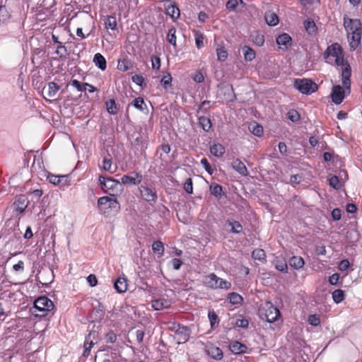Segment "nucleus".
I'll return each instance as SVG.
<instances>
[{
	"label": "nucleus",
	"instance_id": "31",
	"mask_svg": "<svg viewBox=\"0 0 362 362\" xmlns=\"http://www.w3.org/2000/svg\"><path fill=\"white\" fill-rule=\"evenodd\" d=\"M117 20L115 16H109L105 20V25L107 29L114 30L117 28Z\"/></svg>",
	"mask_w": 362,
	"mask_h": 362
},
{
	"label": "nucleus",
	"instance_id": "62",
	"mask_svg": "<svg viewBox=\"0 0 362 362\" xmlns=\"http://www.w3.org/2000/svg\"><path fill=\"white\" fill-rule=\"evenodd\" d=\"M276 269L280 272H286L288 267L285 262H280L276 264Z\"/></svg>",
	"mask_w": 362,
	"mask_h": 362
},
{
	"label": "nucleus",
	"instance_id": "26",
	"mask_svg": "<svg viewBox=\"0 0 362 362\" xmlns=\"http://www.w3.org/2000/svg\"><path fill=\"white\" fill-rule=\"evenodd\" d=\"M265 21L267 23V24L270 26H274L277 25L279 23V17L278 16L274 13V12H267L265 13Z\"/></svg>",
	"mask_w": 362,
	"mask_h": 362
},
{
	"label": "nucleus",
	"instance_id": "46",
	"mask_svg": "<svg viewBox=\"0 0 362 362\" xmlns=\"http://www.w3.org/2000/svg\"><path fill=\"white\" fill-rule=\"evenodd\" d=\"M56 54L61 58H65L68 54L66 47L62 45V43H59L57 47Z\"/></svg>",
	"mask_w": 362,
	"mask_h": 362
},
{
	"label": "nucleus",
	"instance_id": "38",
	"mask_svg": "<svg viewBox=\"0 0 362 362\" xmlns=\"http://www.w3.org/2000/svg\"><path fill=\"white\" fill-rule=\"evenodd\" d=\"M102 168L103 170L110 172V173H114L115 172V168L112 169V160L109 158H105L103 159Z\"/></svg>",
	"mask_w": 362,
	"mask_h": 362
},
{
	"label": "nucleus",
	"instance_id": "51",
	"mask_svg": "<svg viewBox=\"0 0 362 362\" xmlns=\"http://www.w3.org/2000/svg\"><path fill=\"white\" fill-rule=\"evenodd\" d=\"M239 3H243V0H228L226 4V7L230 10H235Z\"/></svg>",
	"mask_w": 362,
	"mask_h": 362
},
{
	"label": "nucleus",
	"instance_id": "61",
	"mask_svg": "<svg viewBox=\"0 0 362 362\" xmlns=\"http://www.w3.org/2000/svg\"><path fill=\"white\" fill-rule=\"evenodd\" d=\"M349 262L347 259H343L339 264V269L340 271H345L349 267Z\"/></svg>",
	"mask_w": 362,
	"mask_h": 362
},
{
	"label": "nucleus",
	"instance_id": "2",
	"mask_svg": "<svg viewBox=\"0 0 362 362\" xmlns=\"http://www.w3.org/2000/svg\"><path fill=\"white\" fill-rule=\"evenodd\" d=\"M99 183L103 192L110 196L115 197L123 192L122 183L112 177L100 176Z\"/></svg>",
	"mask_w": 362,
	"mask_h": 362
},
{
	"label": "nucleus",
	"instance_id": "29",
	"mask_svg": "<svg viewBox=\"0 0 362 362\" xmlns=\"http://www.w3.org/2000/svg\"><path fill=\"white\" fill-rule=\"evenodd\" d=\"M135 108L137 110L144 112L147 110L146 105L144 103V100L142 98L139 97L135 98L131 103Z\"/></svg>",
	"mask_w": 362,
	"mask_h": 362
},
{
	"label": "nucleus",
	"instance_id": "14",
	"mask_svg": "<svg viewBox=\"0 0 362 362\" xmlns=\"http://www.w3.org/2000/svg\"><path fill=\"white\" fill-rule=\"evenodd\" d=\"M171 300L162 296L158 298L153 299L151 301V306L156 310H161L168 308L171 305Z\"/></svg>",
	"mask_w": 362,
	"mask_h": 362
},
{
	"label": "nucleus",
	"instance_id": "1",
	"mask_svg": "<svg viewBox=\"0 0 362 362\" xmlns=\"http://www.w3.org/2000/svg\"><path fill=\"white\" fill-rule=\"evenodd\" d=\"M324 57L327 62L341 67V77L343 86L349 90L351 87L350 77L351 69L348 62L344 59L343 50L338 43H334L329 46L324 53Z\"/></svg>",
	"mask_w": 362,
	"mask_h": 362
},
{
	"label": "nucleus",
	"instance_id": "20",
	"mask_svg": "<svg viewBox=\"0 0 362 362\" xmlns=\"http://www.w3.org/2000/svg\"><path fill=\"white\" fill-rule=\"evenodd\" d=\"M48 181L54 185H59L61 184L62 185H67L66 184V176L65 175H55L52 174H49L47 176Z\"/></svg>",
	"mask_w": 362,
	"mask_h": 362
},
{
	"label": "nucleus",
	"instance_id": "30",
	"mask_svg": "<svg viewBox=\"0 0 362 362\" xmlns=\"http://www.w3.org/2000/svg\"><path fill=\"white\" fill-rule=\"evenodd\" d=\"M11 17V15L5 6L0 5V25L6 23Z\"/></svg>",
	"mask_w": 362,
	"mask_h": 362
},
{
	"label": "nucleus",
	"instance_id": "5",
	"mask_svg": "<svg viewBox=\"0 0 362 362\" xmlns=\"http://www.w3.org/2000/svg\"><path fill=\"white\" fill-rule=\"evenodd\" d=\"M98 207L99 211L103 214H107L108 209H113L118 211L120 209L119 202L116 199H112L109 197H103L98 200Z\"/></svg>",
	"mask_w": 362,
	"mask_h": 362
},
{
	"label": "nucleus",
	"instance_id": "42",
	"mask_svg": "<svg viewBox=\"0 0 362 362\" xmlns=\"http://www.w3.org/2000/svg\"><path fill=\"white\" fill-rule=\"evenodd\" d=\"M70 84L76 88L78 91H86V86H88L87 83H81L80 81H78L76 79H74L70 82Z\"/></svg>",
	"mask_w": 362,
	"mask_h": 362
},
{
	"label": "nucleus",
	"instance_id": "41",
	"mask_svg": "<svg viewBox=\"0 0 362 362\" xmlns=\"http://www.w3.org/2000/svg\"><path fill=\"white\" fill-rule=\"evenodd\" d=\"M250 129L254 135L257 136H260L263 134L262 127L257 123L251 124Z\"/></svg>",
	"mask_w": 362,
	"mask_h": 362
},
{
	"label": "nucleus",
	"instance_id": "16",
	"mask_svg": "<svg viewBox=\"0 0 362 362\" xmlns=\"http://www.w3.org/2000/svg\"><path fill=\"white\" fill-rule=\"evenodd\" d=\"M276 43L281 49H288L291 45V37L287 33H283L276 38Z\"/></svg>",
	"mask_w": 362,
	"mask_h": 362
},
{
	"label": "nucleus",
	"instance_id": "27",
	"mask_svg": "<svg viewBox=\"0 0 362 362\" xmlns=\"http://www.w3.org/2000/svg\"><path fill=\"white\" fill-rule=\"evenodd\" d=\"M290 265L296 269H301L304 264V259L299 256H293L289 260Z\"/></svg>",
	"mask_w": 362,
	"mask_h": 362
},
{
	"label": "nucleus",
	"instance_id": "8",
	"mask_svg": "<svg viewBox=\"0 0 362 362\" xmlns=\"http://www.w3.org/2000/svg\"><path fill=\"white\" fill-rule=\"evenodd\" d=\"M344 25L348 33V38H349L350 33L362 32L361 23L358 19L344 18Z\"/></svg>",
	"mask_w": 362,
	"mask_h": 362
},
{
	"label": "nucleus",
	"instance_id": "32",
	"mask_svg": "<svg viewBox=\"0 0 362 362\" xmlns=\"http://www.w3.org/2000/svg\"><path fill=\"white\" fill-rule=\"evenodd\" d=\"M199 124L205 132H209L211 127L210 119L204 116L199 118Z\"/></svg>",
	"mask_w": 362,
	"mask_h": 362
},
{
	"label": "nucleus",
	"instance_id": "28",
	"mask_svg": "<svg viewBox=\"0 0 362 362\" xmlns=\"http://www.w3.org/2000/svg\"><path fill=\"white\" fill-rule=\"evenodd\" d=\"M242 49L245 61L251 62L255 59L256 54L254 49L246 45L243 46Z\"/></svg>",
	"mask_w": 362,
	"mask_h": 362
},
{
	"label": "nucleus",
	"instance_id": "22",
	"mask_svg": "<svg viewBox=\"0 0 362 362\" xmlns=\"http://www.w3.org/2000/svg\"><path fill=\"white\" fill-rule=\"evenodd\" d=\"M93 62L95 65L102 71L105 70L107 67V62L105 57L100 54L97 53L93 57Z\"/></svg>",
	"mask_w": 362,
	"mask_h": 362
},
{
	"label": "nucleus",
	"instance_id": "56",
	"mask_svg": "<svg viewBox=\"0 0 362 362\" xmlns=\"http://www.w3.org/2000/svg\"><path fill=\"white\" fill-rule=\"evenodd\" d=\"M105 339L107 342L114 343L117 339V335L114 332L110 331L106 334Z\"/></svg>",
	"mask_w": 362,
	"mask_h": 362
},
{
	"label": "nucleus",
	"instance_id": "21",
	"mask_svg": "<svg viewBox=\"0 0 362 362\" xmlns=\"http://www.w3.org/2000/svg\"><path fill=\"white\" fill-rule=\"evenodd\" d=\"M232 167L242 175L246 176L248 174L245 165L238 159L235 160L232 163Z\"/></svg>",
	"mask_w": 362,
	"mask_h": 362
},
{
	"label": "nucleus",
	"instance_id": "49",
	"mask_svg": "<svg viewBox=\"0 0 362 362\" xmlns=\"http://www.w3.org/2000/svg\"><path fill=\"white\" fill-rule=\"evenodd\" d=\"M308 320L309 324L313 326H317L320 323V317L317 315H310L308 317Z\"/></svg>",
	"mask_w": 362,
	"mask_h": 362
},
{
	"label": "nucleus",
	"instance_id": "59",
	"mask_svg": "<svg viewBox=\"0 0 362 362\" xmlns=\"http://www.w3.org/2000/svg\"><path fill=\"white\" fill-rule=\"evenodd\" d=\"M86 279H87L88 284L90 286H95L98 284L97 278L94 274H90L89 276H88Z\"/></svg>",
	"mask_w": 362,
	"mask_h": 362
},
{
	"label": "nucleus",
	"instance_id": "25",
	"mask_svg": "<svg viewBox=\"0 0 362 362\" xmlns=\"http://www.w3.org/2000/svg\"><path fill=\"white\" fill-rule=\"evenodd\" d=\"M210 151L214 156L221 157L225 153V148L220 144H214L210 148Z\"/></svg>",
	"mask_w": 362,
	"mask_h": 362
},
{
	"label": "nucleus",
	"instance_id": "39",
	"mask_svg": "<svg viewBox=\"0 0 362 362\" xmlns=\"http://www.w3.org/2000/svg\"><path fill=\"white\" fill-rule=\"evenodd\" d=\"M252 257L255 259H257V260L263 262L265 260L266 255L263 250L255 249V250H253V252L252 253Z\"/></svg>",
	"mask_w": 362,
	"mask_h": 362
},
{
	"label": "nucleus",
	"instance_id": "54",
	"mask_svg": "<svg viewBox=\"0 0 362 362\" xmlns=\"http://www.w3.org/2000/svg\"><path fill=\"white\" fill-rule=\"evenodd\" d=\"M329 182L330 186L334 189H339L340 187L339 178L335 175L329 178Z\"/></svg>",
	"mask_w": 362,
	"mask_h": 362
},
{
	"label": "nucleus",
	"instance_id": "63",
	"mask_svg": "<svg viewBox=\"0 0 362 362\" xmlns=\"http://www.w3.org/2000/svg\"><path fill=\"white\" fill-rule=\"evenodd\" d=\"M210 104V101L209 100H204L203 101L200 105L199 106V108H198V112H206L207 111V106Z\"/></svg>",
	"mask_w": 362,
	"mask_h": 362
},
{
	"label": "nucleus",
	"instance_id": "36",
	"mask_svg": "<svg viewBox=\"0 0 362 362\" xmlns=\"http://www.w3.org/2000/svg\"><path fill=\"white\" fill-rule=\"evenodd\" d=\"M152 250L154 253L158 254L160 257L163 255L164 245L160 241H156L152 245Z\"/></svg>",
	"mask_w": 362,
	"mask_h": 362
},
{
	"label": "nucleus",
	"instance_id": "44",
	"mask_svg": "<svg viewBox=\"0 0 362 362\" xmlns=\"http://www.w3.org/2000/svg\"><path fill=\"white\" fill-rule=\"evenodd\" d=\"M209 354L211 356L212 358L216 360H219L223 357V352L221 349L218 347L211 348V350L209 351Z\"/></svg>",
	"mask_w": 362,
	"mask_h": 362
},
{
	"label": "nucleus",
	"instance_id": "11",
	"mask_svg": "<svg viewBox=\"0 0 362 362\" xmlns=\"http://www.w3.org/2000/svg\"><path fill=\"white\" fill-rule=\"evenodd\" d=\"M98 332L95 331L90 332L89 334L86 337L84 341V351L83 356H88L92 346L98 341Z\"/></svg>",
	"mask_w": 362,
	"mask_h": 362
},
{
	"label": "nucleus",
	"instance_id": "10",
	"mask_svg": "<svg viewBox=\"0 0 362 362\" xmlns=\"http://www.w3.org/2000/svg\"><path fill=\"white\" fill-rule=\"evenodd\" d=\"M173 328L176 329L175 337L178 341V344L185 343L188 340L189 331L187 327L181 326L180 324H174Z\"/></svg>",
	"mask_w": 362,
	"mask_h": 362
},
{
	"label": "nucleus",
	"instance_id": "60",
	"mask_svg": "<svg viewBox=\"0 0 362 362\" xmlns=\"http://www.w3.org/2000/svg\"><path fill=\"white\" fill-rule=\"evenodd\" d=\"M13 269L16 272H21L24 269V262L20 260L17 264L13 266Z\"/></svg>",
	"mask_w": 362,
	"mask_h": 362
},
{
	"label": "nucleus",
	"instance_id": "47",
	"mask_svg": "<svg viewBox=\"0 0 362 362\" xmlns=\"http://www.w3.org/2000/svg\"><path fill=\"white\" fill-rule=\"evenodd\" d=\"M288 118L292 122H297L300 119L299 113L295 110H291L288 112Z\"/></svg>",
	"mask_w": 362,
	"mask_h": 362
},
{
	"label": "nucleus",
	"instance_id": "43",
	"mask_svg": "<svg viewBox=\"0 0 362 362\" xmlns=\"http://www.w3.org/2000/svg\"><path fill=\"white\" fill-rule=\"evenodd\" d=\"M228 299L230 302L233 305L240 304L243 300L242 296L237 293H230L228 296Z\"/></svg>",
	"mask_w": 362,
	"mask_h": 362
},
{
	"label": "nucleus",
	"instance_id": "55",
	"mask_svg": "<svg viewBox=\"0 0 362 362\" xmlns=\"http://www.w3.org/2000/svg\"><path fill=\"white\" fill-rule=\"evenodd\" d=\"M152 68L158 70L160 67V59L157 56H153L151 58Z\"/></svg>",
	"mask_w": 362,
	"mask_h": 362
},
{
	"label": "nucleus",
	"instance_id": "12",
	"mask_svg": "<svg viewBox=\"0 0 362 362\" xmlns=\"http://www.w3.org/2000/svg\"><path fill=\"white\" fill-rule=\"evenodd\" d=\"M124 185H139L142 181V175L139 173L132 172L129 175H124L121 178Z\"/></svg>",
	"mask_w": 362,
	"mask_h": 362
},
{
	"label": "nucleus",
	"instance_id": "18",
	"mask_svg": "<svg viewBox=\"0 0 362 362\" xmlns=\"http://www.w3.org/2000/svg\"><path fill=\"white\" fill-rule=\"evenodd\" d=\"M28 200L24 195L20 196L18 199L14 202V207L16 211L19 213H23L28 205Z\"/></svg>",
	"mask_w": 362,
	"mask_h": 362
},
{
	"label": "nucleus",
	"instance_id": "7",
	"mask_svg": "<svg viewBox=\"0 0 362 362\" xmlns=\"http://www.w3.org/2000/svg\"><path fill=\"white\" fill-rule=\"evenodd\" d=\"M34 308L39 312L42 313V315H45L46 312L50 311L54 308V303L48 298L41 296L35 300Z\"/></svg>",
	"mask_w": 362,
	"mask_h": 362
},
{
	"label": "nucleus",
	"instance_id": "17",
	"mask_svg": "<svg viewBox=\"0 0 362 362\" xmlns=\"http://www.w3.org/2000/svg\"><path fill=\"white\" fill-rule=\"evenodd\" d=\"M166 14L173 18H177L180 16V9L174 3L170 1L165 4Z\"/></svg>",
	"mask_w": 362,
	"mask_h": 362
},
{
	"label": "nucleus",
	"instance_id": "34",
	"mask_svg": "<svg viewBox=\"0 0 362 362\" xmlns=\"http://www.w3.org/2000/svg\"><path fill=\"white\" fill-rule=\"evenodd\" d=\"M216 52L218 61L224 62L227 59L228 55V52L223 47L218 46L216 49Z\"/></svg>",
	"mask_w": 362,
	"mask_h": 362
},
{
	"label": "nucleus",
	"instance_id": "6",
	"mask_svg": "<svg viewBox=\"0 0 362 362\" xmlns=\"http://www.w3.org/2000/svg\"><path fill=\"white\" fill-rule=\"evenodd\" d=\"M205 284L213 289H226L230 288V282L218 277L215 274H209L205 279Z\"/></svg>",
	"mask_w": 362,
	"mask_h": 362
},
{
	"label": "nucleus",
	"instance_id": "24",
	"mask_svg": "<svg viewBox=\"0 0 362 362\" xmlns=\"http://www.w3.org/2000/svg\"><path fill=\"white\" fill-rule=\"evenodd\" d=\"M230 349L233 353L239 354L245 353L247 349V346L238 341H233L230 345Z\"/></svg>",
	"mask_w": 362,
	"mask_h": 362
},
{
	"label": "nucleus",
	"instance_id": "15",
	"mask_svg": "<svg viewBox=\"0 0 362 362\" xmlns=\"http://www.w3.org/2000/svg\"><path fill=\"white\" fill-rule=\"evenodd\" d=\"M142 197L150 204L156 203L157 199V194L156 192H153L151 189L141 186L139 188Z\"/></svg>",
	"mask_w": 362,
	"mask_h": 362
},
{
	"label": "nucleus",
	"instance_id": "52",
	"mask_svg": "<svg viewBox=\"0 0 362 362\" xmlns=\"http://www.w3.org/2000/svg\"><path fill=\"white\" fill-rule=\"evenodd\" d=\"M184 189L188 194H192L193 185H192V180L191 178H188L186 180V181L184 184Z\"/></svg>",
	"mask_w": 362,
	"mask_h": 362
},
{
	"label": "nucleus",
	"instance_id": "35",
	"mask_svg": "<svg viewBox=\"0 0 362 362\" xmlns=\"http://www.w3.org/2000/svg\"><path fill=\"white\" fill-rule=\"evenodd\" d=\"M209 190L211 194L217 198H221L222 195V187L218 184H212L210 185Z\"/></svg>",
	"mask_w": 362,
	"mask_h": 362
},
{
	"label": "nucleus",
	"instance_id": "64",
	"mask_svg": "<svg viewBox=\"0 0 362 362\" xmlns=\"http://www.w3.org/2000/svg\"><path fill=\"white\" fill-rule=\"evenodd\" d=\"M132 81L134 83L139 86H142L144 82V78L141 75H135L132 77Z\"/></svg>",
	"mask_w": 362,
	"mask_h": 362
},
{
	"label": "nucleus",
	"instance_id": "3",
	"mask_svg": "<svg viewBox=\"0 0 362 362\" xmlns=\"http://www.w3.org/2000/svg\"><path fill=\"white\" fill-rule=\"evenodd\" d=\"M260 317L268 322H274L280 317L279 310L270 302H267L259 309Z\"/></svg>",
	"mask_w": 362,
	"mask_h": 362
},
{
	"label": "nucleus",
	"instance_id": "19",
	"mask_svg": "<svg viewBox=\"0 0 362 362\" xmlns=\"http://www.w3.org/2000/svg\"><path fill=\"white\" fill-rule=\"evenodd\" d=\"M361 32L353 33H350L349 35V45L352 50L356 49V48L358 46L361 42Z\"/></svg>",
	"mask_w": 362,
	"mask_h": 362
},
{
	"label": "nucleus",
	"instance_id": "33",
	"mask_svg": "<svg viewBox=\"0 0 362 362\" xmlns=\"http://www.w3.org/2000/svg\"><path fill=\"white\" fill-rule=\"evenodd\" d=\"M305 30L309 35H313L317 31V27L315 22L312 20H307L304 22Z\"/></svg>",
	"mask_w": 362,
	"mask_h": 362
},
{
	"label": "nucleus",
	"instance_id": "13",
	"mask_svg": "<svg viewBox=\"0 0 362 362\" xmlns=\"http://www.w3.org/2000/svg\"><path fill=\"white\" fill-rule=\"evenodd\" d=\"M60 86L57 85L54 82H49L48 84L45 86L42 89V95L45 99H46L48 102L52 103V100H47V97L54 98L58 90H59Z\"/></svg>",
	"mask_w": 362,
	"mask_h": 362
},
{
	"label": "nucleus",
	"instance_id": "40",
	"mask_svg": "<svg viewBox=\"0 0 362 362\" xmlns=\"http://www.w3.org/2000/svg\"><path fill=\"white\" fill-rule=\"evenodd\" d=\"M332 298L337 303H341L344 299V293L342 290L337 289L332 293Z\"/></svg>",
	"mask_w": 362,
	"mask_h": 362
},
{
	"label": "nucleus",
	"instance_id": "58",
	"mask_svg": "<svg viewBox=\"0 0 362 362\" xmlns=\"http://www.w3.org/2000/svg\"><path fill=\"white\" fill-rule=\"evenodd\" d=\"M208 316H209V319L210 320L211 327H214V325L216 322H217V323L218 322V316L214 311L209 312Z\"/></svg>",
	"mask_w": 362,
	"mask_h": 362
},
{
	"label": "nucleus",
	"instance_id": "57",
	"mask_svg": "<svg viewBox=\"0 0 362 362\" xmlns=\"http://www.w3.org/2000/svg\"><path fill=\"white\" fill-rule=\"evenodd\" d=\"M171 81L172 77L169 74L167 76H164L160 81L161 84L165 88H166L167 86L170 84Z\"/></svg>",
	"mask_w": 362,
	"mask_h": 362
},
{
	"label": "nucleus",
	"instance_id": "48",
	"mask_svg": "<svg viewBox=\"0 0 362 362\" xmlns=\"http://www.w3.org/2000/svg\"><path fill=\"white\" fill-rule=\"evenodd\" d=\"M107 110L110 114H116L117 107L114 100H110L106 103Z\"/></svg>",
	"mask_w": 362,
	"mask_h": 362
},
{
	"label": "nucleus",
	"instance_id": "4",
	"mask_svg": "<svg viewBox=\"0 0 362 362\" xmlns=\"http://www.w3.org/2000/svg\"><path fill=\"white\" fill-rule=\"evenodd\" d=\"M293 86L300 93L310 95L317 90V86L308 78H296L294 80Z\"/></svg>",
	"mask_w": 362,
	"mask_h": 362
},
{
	"label": "nucleus",
	"instance_id": "45",
	"mask_svg": "<svg viewBox=\"0 0 362 362\" xmlns=\"http://www.w3.org/2000/svg\"><path fill=\"white\" fill-rule=\"evenodd\" d=\"M229 225L231 227V232L233 233H240L243 229L242 225L236 221H229Z\"/></svg>",
	"mask_w": 362,
	"mask_h": 362
},
{
	"label": "nucleus",
	"instance_id": "37",
	"mask_svg": "<svg viewBox=\"0 0 362 362\" xmlns=\"http://www.w3.org/2000/svg\"><path fill=\"white\" fill-rule=\"evenodd\" d=\"M176 29L174 27L170 28L168 30L167 40L168 42L173 47H176Z\"/></svg>",
	"mask_w": 362,
	"mask_h": 362
},
{
	"label": "nucleus",
	"instance_id": "23",
	"mask_svg": "<svg viewBox=\"0 0 362 362\" xmlns=\"http://www.w3.org/2000/svg\"><path fill=\"white\" fill-rule=\"evenodd\" d=\"M114 288L118 293H124L127 290V280L124 278H118L114 283Z\"/></svg>",
	"mask_w": 362,
	"mask_h": 362
},
{
	"label": "nucleus",
	"instance_id": "9",
	"mask_svg": "<svg viewBox=\"0 0 362 362\" xmlns=\"http://www.w3.org/2000/svg\"><path fill=\"white\" fill-rule=\"evenodd\" d=\"M346 93H349L350 88L347 90L344 86L342 88L339 85L334 86L331 93L332 101L337 105L340 104L343 101Z\"/></svg>",
	"mask_w": 362,
	"mask_h": 362
},
{
	"label": "nucleus",
	"instance_id": "50",
	"mask_svg": "<svg viewBox=\"0 0 362 362\" xmlns=\"http://www.w3.org/2000/svg\"><path fill=\"white\" fill-rule=\"evenodd\" d=\"M201 164L210 175L214 173V169L211 168L206 158H202L201 160Z\"/></svg>",
	"mask_w": 362,
	"mask_h": 362
},
{
	"label": "nucleus",
	"instance_id": "53",
	"mask_svg": "<svg viewBox=\"0 0 362 362\" xmlns=\"http://www.w3.org/2000/svg\"><path fill=\"white\" fill-rule=\"evenodd\" d=\"M204 35L202 33H196L195 35V43L197 48H201L204 46Z\"/></svg>",
	"mask_w": 362,
	"mask_h": 362
}]
</instances>
